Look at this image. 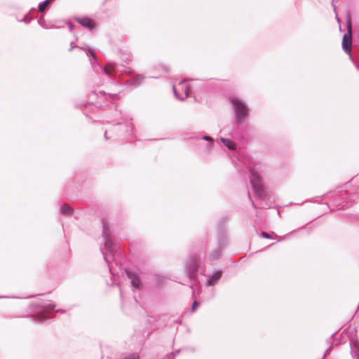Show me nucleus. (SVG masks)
<instances>
[{
  "label": "nucleus",
  "mask_w": 359,
  "mask_h": 359,
  "mask_svg": "<svg viewBox=\"0 0 359 359\" xmlns=\"http://www.w3.org/2000/svg\"><path fill=\"white\" fill-rule=\"evenodd\" d=\"M231 102L234 106L236 111V121L238 123H243L248 115V109L241 100L232 98Z\"/></svg>",
  "instance_id": "obj_1"
},
{
  "label": "nucleus",
  "mask_w": 359,
  "mask_h": 359,
  "mask_svg": "<svg viewBox=\"0 0 359 359\" xmlns=\"http://www.w3.org/2000/svg\"><path fill=\"white\" fill-rule=\"evenodd\" d=\"M173 90L176 96L182 100L188 97L189 93V90L185 86L184 83H180L177 86H174Z\"/></svg>",
  "instance_id": "obj_2"
},
{
  "label": "nucleus",
  "mask_w": 359,
  "mask_h": 359,
  "mask_svg": "<svg viewBox=\"0 0 359 359\" xmlns=\"http://www.w3.org/2000/svg\"><path fill=\"white\" fill-rule=\"evenodd\" d=\"M352 39L351 27L348 29V32L345 34L343 37L342 46L344 50L350 53L351 50Z\"/></svg>",
  "instance_id": "obj_3"
},
{
  "label": "nucleus",
  "mask_w": 359,
  "mask_h": 359,
  "mask_svg": "<svg viewBox=\"0 0 359 359\" xmlns=\"http://www.w3.org/2000/svg\"><path fill=\"white\" fill-rule=\"evenodd\" d=\"M76 21L83 27H88L90 29L95 27V22L93 20L88 18H76Z\"/></svg>",
  "instance_id": "obj_4"
},
{
  "label": "nucleus",
  "mask_w": 359,
  "mask_h": 359,
  "mask_svg": "<svg viewBox=\"0 0 359 359\" xmlns=\"http://www.w3.org/2000/svg\"><path fill=\"white\" fill-rule=\"evenodd\" d=\"M250 180H251V182H252L253 187H255V189H259L261 188V185H260L261 177L257 173H256L255 172H252Z\"/></svg>",
  "instance_id": "obj_5"
},
{
  "label": "nucleus",
  "mask_w": 359,
  "mask_h": 359,
  "mask_svg": "<svg viewBox=\"0 0 359 359\" xmlns=\"http://www.w3.org/2000/svg\"><path fill=\"white\" fill-rule=\"evenodd\" d=\"M128 278L131 280V283L133 287L140 288L141 286V280L138 276L132 273H128Z\"/></svg>",
  "instance_id": "obj_6"
},
{
  "label": "nucleus",
  "mask_w": 359,
  "mask_h": 359,
  "mask_svg": "<svg viewBox=\"0 0 359 359\" xmlns=\"http://www.w3.org/2000/svg\"><path fill=\"white\" fill-rule=\"evenodd\" d=\"M222 273L221 271H216L212 275V276L209 279L208 285H215L217 283V281L221 278Z\"/></svg>",
  "instance_id": "obj_7"
},
{
  "label": "nucleus",
  "mask_w": 359,
  "mask_h": 359,
  "mask_svg": "<svg viewBox=\"0 0 359 359\" xmlns=\"http://www.w3.org/2000/svg\"><path fill=\"white\" fill-rule=\"evenodd\" d=\"M221 141L229 149L234 150L236 149L235 144L229 139L221 138Z\"/></svg>",
  "instance_id": "obj_8"
},
{
  "label": "nucleus",
  "mask_w": 359,
  "mask_h": 359,
  "mask_svg": "<svg viewBox=\"0 0 359 359\" xmlns=\"http://www.w3.org/2000/svg\"><path fill=\"white\" fill-rule=\"evenodd\" d=\"M72 212V208L68 204H64L61 207V212L64 215H70Z\"/></svg>",
  "instance_id": "obj_9"
},
{
  "label": "nucleus",
  "mask_w": 359,
  "mask_h": 359,
  "mask_svg": "<svg viewBox=\"0 0 359 359\" xmlns=\"http://www.w3.org/2000/svg\"><path fill=\"white\" fill-rule=\"evenodd\" d=\"M51 1L52 0H46L43 4H40L39 6V11L44 12Z\"/></svg>",
  "instance_id": "obj_10"
},
{
  "label": "nucleus",
  "mask_w": 359,
  "mask_h": 359,
  "mask_svg": "<svg viewBox=\"0 0 359 359\" xmlns=\"http://www.w3.org/2000/svg\"><path fill=\"white\" fill-rule=\"evenodd\" d=\"M114 69V66L111 64H108L104 67V72L108 75H111V74Z\"/></svg>",
  "instance_id": "obj_11"
},
{
  "label": "nucleus",
  "mask_w": 359,
  "mask_h": 359,
  "mask_svg": "<svg viewBox=\"0 0 359 359\" xmlns=\"http://www.w3.org/2000/svg\"><path fill=\"white\" fill-rule=\"evenodd\" d=\"M34 319L39 320V321H44L46 320V317L44 314L40 313L33 316Z\"/></svg>",
  "instance_id": "obj_12"
},
{
  "label": "nucleus",
  "mask_w": 359,
  "mask_h": 359,
  "mask_svg": "<svg viewBox=\"0 0 359 359\" xmlns=\"http://www.w3.org/2000/svg\"><path fill=\"white\" fill-rule=\"evenodd\" d=\"M191 262L192 266H191V269H190V271L192 273H194L197 269V261L196 259H192Z\"/></svg>",
  "instance_id": "obj_13"
},
{
  "label": "nucleus",
  "mask_w": 359,
  "mask_h": 359,
  "mask_svg": "<svg viewBox=\"0 0 359 359\" xmlns=\"http://www.w3.org/2000/svg\"><path fill=\"white\" fill-rule=\"evenodd\" d=\"M125 359H139V357H138V355H137L135 354H133V355H129L128 358H126Z\"/></svg>",
  "instance_id": "obj_14"
},
{
  "label": "nucleus",
  "mask_w": 359,
  "mask_h": 359,
  "mask_svg": "<svg viewBox=\"0 0 359 359\" xmlns=\"http://www.w3.org/2000/svg\"><path fill=\"white\" fill-rule=\"evenodd\" d=\"M198 306V303L196 301H194L192 305V311H194Z\"/></svg>",
  "instance_id": "obj_15"
},
{
  "label": "nucleus",
  "mask_w": 359,
  "mask_h": 359,
  "mask_svg": "<svg viewBox=\"0 0 359 359\" xmlns=\"http://www.w3.org/2000/svg\"><path fill=\"white\" fill-rule=\"evenodd\" d=\"M262 236L266 238H271L270 235L266 232H262Z\"/></svg>",
  "instance_id": "obj_16"
},
{
  "label": "nucleus",
  "mask_w": 359,
  "mask_h": 359,
  "mask_svg": "<svg viewBox=\"0 0 359 359\" xmlns=\"http://www.w3.org/2000/svg\"><path fill=\"white\" fill-rule=\"evenodd\" d=\"M203 140L212 142V138L210 136H204Z\"/></svg>",
  "instance_id": "obj_17"
}]
</instances>
